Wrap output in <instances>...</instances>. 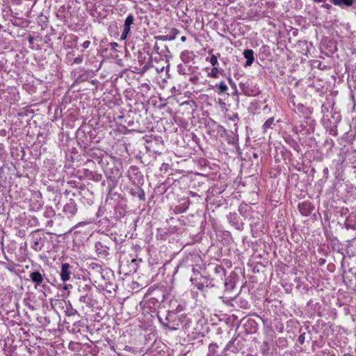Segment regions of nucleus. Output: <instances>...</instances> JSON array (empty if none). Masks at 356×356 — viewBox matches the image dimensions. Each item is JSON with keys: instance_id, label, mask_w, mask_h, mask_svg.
Here are the masks:
<instances>
[{"instance_id": "obj_1", "label": "nucleus", "mask_w": 356, "mask_h": 356, "mask_svg": "<svg viewBox=\"0 0 356 356\" xmlns=\"http://www.w3.org/2000/svg\"><path fill=\"white\" fill-rule=\"evenodd\" d=\"M96 290L95 284L90 282H80L77 286V296L79 302L84 305L88 309H93L98 304L96 298Z\"/></svg>"}, {"instance_id": "obj_2", "label": "nucleus", "mask_w": 356, "mask_h": 356, "mask_svg": "<svg viewBox=\"0 0 356 356\" xmlns=\"http://www.w3.org/2000/svg\"><path fill=\"white\" fill-rule=\"evenodd\" d=\"M202 263V259L200 255L197 253H191L185 256L179 262L176 268L175 273L177 271L178 268H191L193 272L197 271V268H200Z\"/></svg>"}, {"instance_id": "obj_3", "label": "nucleus", "mask_w": 356, "mask_h": 356, "mask_svg": "<svg viewBox=\"0 0 356 356\" xmlns=\"http://www.w3.org/2000/svg\"><path fill=\"white\" fill-rule=\"evenodd\" d=\"M239 88L242 92L248 97H255L260 93V90L257 85L252 82H241L239 83Z\"/></svg>"}, {"instance_id": "obj_4", "label": "nucleus", "mask_w": 356, "mask_h": 356, "mask_svg": "<svg viewBox=\"0 0 356 356\" xmlns=\"http://www.w3.org/2000/svg\"><path fill=\"white\" fill-rule=\"evenodd\" d=\"M29 278L34 284L35 289L42 285L45 280H47L45 277L44 270L40 266L38 269H34L30 272Z\"/></svg>"}, {"instance_id": "obj_5", "label": "nucleus", "mask_w": 356, "mask_h": 356, "mask_svg": "<svg viewBox=\"0 0 356 356\" xmlns=\"http://www.w3.org/2000/svg\"><path fill=\"white\" fill-rule=\"evenodd\" d=\"M177 228L176 226H172L169 224H162V225L157 228V237L161 239L165 240L168 236L177 232Z\"/></svg>"}, {"instance_id": "obj_6", "label": "nucleus", "mask_w": 356, "mask_h": 356, "mask_svg": "<svg viewBox=\"0 0 356 356\" xmlns=\"http://www.w3.org/2000/svg\"><path fill=\"white\" fill-rule=\"evenodd\" d=\"M177 313L175 311H169L165 316L163 325L170 330H176L179 326Z\"/></svg>"}, {"instance_id": "obj_7", "label": "nucleus", "mask_w": 356, "mask_h": 356, "mask_svg": "<svg viewBox=\"0 0 356 356\" xmlns=\"http://www.w3.org/2000/svg\"><path fill=\"white\" fill-rule=\"evenodd\" d=\"M87 271L89 276L93 277L101 276V277L104 278V270L103 269L102 266L99 264L95 262H91L88 264Z\"/></svg>"}, {"instance_id": "obj_8", "label": "nucleus", "mask_w": 356, "mask_h": 356, "mask_svg": "<svg viewBox=\"0 0 356 356\" xmlns=\"http://www.w3.org/2000/svg\"><path fill=\"white\" fill-rule=\"evenodd\" d=\"M72 266L68 263H62L60 266V280L65 283L69 281L72 274Z\"/></svg>"}, {"instance_id": "obj_9", "label": "nucleus", "mask_w": 356, "mask_h": 356, "mask_svg": "<svg viewBox=\"0 0 356 356\" xmlns=\"http://www.w3.org/2000/svg\"><path fill=\"white\" fill-rule=\"evenodd\" d=\"M243 348L241 342L238 339V337H235L230 340L224 348L225 351H231L233 353H238Z\"/></svg>"}, {"instance_id": "obj_10", "label": "nucleus", "mask_w": 356, "mask_h": 356, "mask_svg": "<svg viewBox=\"0 0 356 356\" xmlns=\"http://www.w3.org/2000/svg\"><path fill=\"white\" fill-rule=\"evenodd\" d=\"M209 266L213 270V277L216 278L215 281L218 282L219 281L223 282L225 277V269L221 265H209Z\"/></svg>"}, {"instance_id": "obj_11", "label": "nucleus", "mask_w": 356, "mask_h": 356, "mask_svg": "<svg viewBox=\"0 0 356 356\" xmlns=\"http://www.w3.org/2000/svg\"><path fill=\"white\" fill-rule=\"evenodd\" d=\"M134 17L133 15L129 14L125 21L124 24V30L122 33L120 35V40H124L127 38L128 34L130 32L131 25L134 24Z\"/></svg>"}, {"instance_id": "obj_12", "label": "nucleus", "mask_w": 356, "mask_h": 356, "mask_svg": "<svg viewBox=\"0 0 356 356\" xmlns=\"http://www.w3.org/2000/svg\"><path fill=\"white\" fill-rule=\"evenodd\" d=\"M95 248L99 257H106L109 254V248L100 241L95 243Z\"/></svg>"}, {"instance_id": "obj_13", "label": "nucleus", "mask_w": 356, "mask_h": 356, "mask_svg": "<svg viewBox=\"0 0 356 356\" xmlns=\"http://www.w3.org/2000/svg\"><path fill=\"white\" fill-rule=\"evenodd\" d=\"M299 211L302 216H308L313 210V206L309 202L305 201L298 205Z\"/></svg>"}, {"instance_id": "obj_14", "label": "nucleus", "mask_w": 356, "mask_h": 356, "mask_svg": "<svg viewBox=\"0 0 356 356\" xmlns=\"http://www.w3.org/2000/svg\"><path fill=\"white\" fill-rule=\"evenodd\" d=\"M130 194L133 197H138V199L141 201L145 200V194L144 190L138 186H136L135 188L130 189Z\"/></svg>"}, {"instance_id": "obj_15", "label": "nucleus", "mask_w": 356, "mask_h": 356, "mask_svg": "<svg viewBox=\"0 0 356 356\" xmlns=\"http://www.w3.org/2000/svg\"><path fill=\"white\" fill-rule=\"evenodd\" d=\"M76 206L74 202H70L65 205L63 211L68 217L73 216L76 213Z\"/></svg>"}, {"instance_id": "obj_16", "label": "nucleus", "mask_w": 356, "mask_h": 356, "mask_svg": "<svg viewBox=\"0 0 356 356\" xmlns=\"http://www.w3.org/2000/svg\"><path fill=\"white\" fill-rule=\"evenodd\" d=\"M330 2L334 6H339L341 8H345L352 6L354 3V0H330Z\"/></svg>"}, {"instance_id": "obj_17", "label": "nucleus", "mask_w": 356, "mask_h": 356, "mask_svg": "<svg viewBox=\"0 0 356 356\" xmlns=\"http://www.w3.org/2000/svg\"><path fill=\"white\" fill-rule=\"evenodd\" d=\"M243 54L246 58L245 66H250L253 63L254 59V51L252 49H245L244 50Z\"/></svg>"}, {"instance_id": "obj_18", "label": "nucleus", "mask_w": 356, "mask_h": 356, "mask_svg": "<svg viewBox=\"0 0 356 356\" xmlns=\"http://www.w3.org/2000/svg\"><path fill=\"white\" fill-rule=\"evenodd\" d=\"M44 240H42L41 238H39L38 239L36 238L35 241L33 242V245H32V248L37 251L40 252L42 250V248L44 247Z\"/></svg>"}, {"instance_id": "obj_19", "label": "nucleus", "mask_w": 356, "mask_h": 356, "mask_svg": "<svg viewBox=\"0 0 356 356\" xmlns=\"http://www.w3.org/2000/svg\"><path fill=\"white\" fill-rule=\"evenodd\" d=\"M216 88L218 94L225 93L228 90V87L225 82H220L216 84Z\"/></svg>"}, {"instance_id": "obj_20", "label": "nucleus", "mask_w": 356, "mask_h": 356, "mask_svg": "<svg viewBox=\"0 0 356 356\" xmlns=\"http://www.w3.org/2000/svg\"><path fill=\"white\" fill-rule=\"evenodd\" d=\"M202 279H203L202 282H204L205 287H214V286H217V282H215L216 278L209 279L207 277H202Z\"/></svg>"}, {"instance_id": "obj_21", "label": "nucleus", "mask_w": 356, "mask_h": 356, "mask_svg": "<svg viewBox=\"0 0 356 356\" xmlns=\"http://www.w3.org/2000/svg\"><path fill=\"white\" fill-rule=\"evenodd\" d=\"M273 122H274L273 118H270L268 119L262 125V129H263L264 131H266V130L270 128Z\"/></svg>"}, {"instance_id": "obj_22", "label": "nucleus", "mask_w": 356, "mask_h": 356, "mask_svg": "<svg viewBox=\"0 0 356 356\" xmlns=\"http://www.w3.org/2000/svg\"><path fill=\"white\" fill-rule=\"evenodd\" d=\"M277 345L278 347L284 348L287 346V340L286 338L280 337L277 341Z\"/></svg>"}, {"instance_id": "obj_23", "label": "nucleus", "mask_w": 356, "mask_h": 356, "mask_svg": "<svg viewBox=\"0 0 356 356\" xmlns=\"http://www.w3.org/2000/svg\"><path fill=\"white\" fill-rule=\"evenodd\" d=\"M179 33V31L177 29H171L169 31V33L167 34L170 40H173L176 38L177 35Z\"/></svg>"}, {"instance_id": "obj_24", "label": "nucleus", "mask_w": 356, "mask_h": 356, "mask_svg": "<svg viewBox=\"0 0 356 356\" xmlns=\"http://www.w3.org/2000/svg\"><path fill=\"white\" fill-rule=\"evenodd\" d=\"M188 208L187 202H184L182 205L177 206L175 211L177 213H183Z\"/></svg>"}, {"instance_id": "obj_25", "label": "nucleus", "mask_w": 356, "mask_h": 356, "mask_svg": "<svg viewBox=\"0 0 356 356\" xmlns=\"http://www.w3.org/2000/svg\"><path fill=\"white\" fill-rule=\"evenodd\" d=\"M300 334L298 337V341L300 344L303 345L306 340V333L305 332H302V329L300 330Z\"/></svg>"}, {"instance_id": "obj_26", "label": "nucleus", "mask_w": 356, "mask_h": 356, "mask_svg": "<svg viewBox=\"0 0 356 356\" xmlns=\"http://www.w3.org/2000/svg\"><path fill=\"white\" fill-rule=\"evenodd\" d=\"M0 264L3 265L4 267L6 269H8L9 271H10V272L15 271V264L13 262H11L10 264V263L7 264L3 261H1Z\"/></svg>"}, {"instance_id": "obj_27", "label": "nucleus", "mask_w": 356, "mask_h": 356, "mask_svg": "<svg viewBox=\"0 0 356 356\" xmlns=\"http://www.w3.org/2000/svg\"><path fill=\"white\" fill-rule=\"evenodd\" d=\"M218 346L217 343H211L209 346V351L210 353L215 354L216 353V349L218 348Z\"/></svg>"}, {"instance_id": "obj_28", "label": "nucleus", "mask_w": 356, "mask_h": 356, "mask_svg": "<svg viewBox=\"0 0 356 356\" xmlns=\"http://www.w3.org/2000/svg\"><path fill=\"white\" fill-rule=\"evenodd\" d=\"M189 54L188 51H183L181 54V60L184 63H188L189 61L188 54Z\"/></svg>"}, {"instance_id": "obj_29", "label": "nucleus", "mask_w": 356, "mask_h": 356, "mask_svg": "<svg viewBox=\"0 0 356 356\" xmlns=\"http://www.w3.org/2000/svg\"><path fill=\"white\" fill-rule=\"evenodd\" d=\"M170 38H169V36L167 34L163 35H158V36L155 37L156 40H160L162 41H168V40L170 41Z\"/></svg>"}, {"instance_id": "obj_30", "label": "nucleus", "mask_w": 356, "mask_h": 356, "mask_svg": "<svg viewBox=\"0 0 356 356\" xmlns=\"http://www.w3.org/2000/svg\"><path fill=\"white\" fill-rule=\"evenodd\" d=\"M210 76L213 78H217L218 76V70L217 67H214L211 72H210Z\"/></svg>"}, {"instance_id": "obj_31", "label": "nucleus", "mask_w": 356, "mask_h": 356, "mask_svg": "<svg viewBox=\"0 0 356 356\" xmlns=\"http://www.w3.org/2000/svg\"><path fill=\"white\" fill-rule=\"evenodd\" d=\"M209 61L213 67H215L216 65H218V58H217L216 56H215V55L211 56Z\"/></svg>"}, {"instance_id": "obj_32", "label": "nucleus", "mask_w": 356, "mask_h": 356, "mask_svg": "<svg viewBox=\"0 0 356 356\" xmlns=\"http://www.w3.org/2000/svg\"><path fill=\"white\" fill-rule=\"evenodd\" d=\"M194 284L197 287V289L200 291H203L204 288L205 287L204 282H199L195 283Z\"/></svg>"}, {"instance_id": "obj_33", "label": "nucleus", "mask_w": 356, "mask_h": 356, "mask_svg": "<svg viewBox=\"0 0 356 356\" xmlns=\"http://www.w3.org/2000/svg\"><path fill=\"white\" fill-rule=\"evenodd\" d=\"M110 45V47H111V49L114 51H117V47H118V44L115 42H111L109 44Z\"/></svg>"}, {"instance_id": "obj_34", "label": "nucleus", "mask_w": 356, "mask_h": 356, "mask_svg": "<svg viewBox=\"0 0 356 356\" xmlns=\"http://www.w3.org/2000/svg\"><path fill=\"white\" fill-rule=\"evenodd\" d=\"M289 143L291 145V147H293L295 149H296L297 147H299L298 145L297 144V143L293 140V139H290L289 141Z\"/></svg>"}, {"instance_id": "obj_35", "label": "nucleus", "mask_w": 356, "mask_h": 356, "mask_svg": "<svg viewBox=\"0 0 356 356\" xmlns=\"http://www.w3.org/2000/svg\"><path fill=\"white\" fill-rule=\"evenodd\" d=\"M82 62H83V57L81 56H79L74 59V63L76 64H80Z\"/></svg>"}, {"instance_id": "obj_36", "label": "nucleus", "mask_w": 356, "mask_h": 356, "mask_svg": "<svg viewBox=\"0 0 356 356\" xmlns=\"http://www.w3.org/2000/svg\"><path fill=\"white\" fill-rule=\"evenodd\" d=\"M75 314H77V311L76 309H71L70 311L67 312V316H74Z\"/></svg>"}, {"instance_id": "obj_37", "label": "nucleus", "mask_w": 356, "mask_h": 356, "mask_svg": "<svg viewBox=\"0 0 356 356\" xmlns=\"http://www.w3.org/2000/svg\"><path fill=\"white\" fill-rule=\"evenodd\" d=\"M90 41H89V40H86V41H85V42H83V44H82V47H83L84 49H88V48L89 47V46H90Z\"/></svg>"}, {"instance_id": "obj_38", "label": "nucleus", "mask_w": 356, "mask_h": 356, "mask_svg": "<svg viewBox=\"0 0 356 356\" xmlns=\"http://www.w3.org/2000/svg\"><path fill=\"white\" fill-rule=\"evenodd\" d=\"M345 225H346V227L347 229H350V228H352L353 229H356V224L351 225V224L346 223Z\"/></svg>"}, {"instance_id": "obj_39", "label": "nucleus", "mask_w": 356, "mask_h": 356, "mask_svg": "<svg viewBox=\"0 0 356 356\" xmlns=\"http://www.w3.org/2000/svg\"><path fill=\"white\" fill-rule=\"evenodd\" d=\"M154 51L155 53L158 54H160V52H159V45H158V44L156 42L154 44Z\"/></svg>"}, {"instance_id": "obj_40", "label": "nucleus", "mask_w": 356, "mask_h": 356, "mask_svg": "<svg viewBox=\"0 0 356 356\" xmlns=\"http://www.w3.org/2000/svg\"><path fill=\"white\" fill-rule=\"evenodd\" d=\"M130 168L136 175H138V170L137 168H136L134 166H131Z\"/></svg>"}, {"instance_id": "obj_41", "label": "nucleus", "mask_w": 356, "mask_h": 356, "mask_svg": "<svg viewBox=\"0 0 356 356\" xmlns=\"http://www.w3.org/2000/svg\"><path fill=\"white\" fill-rule=\"evenodd\" d=\"M70 288H72V284H65L64 286H63V289H65V290H67L68 289Z\"/></svg>"}, {"instance_id": "obj_42", "label": "nucleus", "mask_w": 356, "mask_h": 356, "mask_svg": "<svg viewBox=\"0 0 356 356\" xmlns=\"http://www.w3.org/2000/svg\"><path fill=\"white\" fill-rule=\"evenodd\" d=\"M321 7L325 8H327V9H329V8H331V6H330V4H328V3H325V4H323V5L321 6Z\"/></svg>"}, {"instance_id": "obj_43", "label": "nucleus", "mask_w": 356, "mask_h": 356, "mask_svg": "<svg viewBox=\"0 0 356 356\" xmlns=\"http://www.w3.org/2000/svg\"><path fill=\"white\" fill-rule=\"evenodd\" d=\"M182 67H183V66H182V65H181V64H180V65H178L179 72L180 74H185L184 72H181V71H182V69H181Z\"/></svg>"}, {"instance_id": "obj_44", "label": "nucleus", "mask_w": 356, "mask_h": 356, "mask_svg": "<svg viewBox=\"0 0 356 356\" xmlns=\"http://www.w3.org/2000/svg\"><path fill=\"white\" fill-rule=\"evenodd\" d=\"M34 38L33 37H29V42L30 44H32L33 42Z\"/></svg>"}, {"instance_id": "obj_45", "label": "nucleus", "mask_w": 356, "mask_h": 356, "mask_svg": "<svg viewBox=\"0 0 356 356\" xmlns=\"http://www.w3.org/2000/svg\"><path fill=\"white\" fill-rule=\"evenodd\" d=\"M4 67V64L2 62H0V72L3 70Z\"/></svg>"}, {"instance_id": "obj_46", "label": "nucleus", "mask_w": 356, "mask_h": 356, "mask_svg": "<svg viewBox=\"0 0 356 356\" xmlns=\"http://www.w3.org/2000/svg\"><path fill=\"white\" fill-rule=\"evenodd\" d=\"M325 262L324 259H319V265H323Z\"/></svg>"}, {"instance_id": "obj_47", "label": "nucleus", "mask_w": 356, "mask_h": 356, "mask_svg": "<svg viewBox=\"0 0 356 356\" xmlns=\"http://www.w3.org/2000/svg\"><path fill=\"white\" fill-rule=\"evenodd\" d=\"M186 40V36H181V42H185Z\"/></svg>"}, {"instance_id": "obj_48", "label": "nucleus", "mask_w": 356, "mask_h": 356, "mask_svg": "<svg viewBox=\"0 0 356 356\" xmlns=\"http://www.w3.org/2000/svg\"><path fill=\"white\" fill-rule=\"evenodd\" d=\"M235 119H238V115H237V114L234 115V118H233L232 120L233 121H234V120H235Z\"/></svg>"}, {"instance_id": "obj_49", "label": "nucleus", "mask_w": 356, "mask_h": 356, "mask_svg": "<svg viewBox=\"0 0 356 356\" xmlns=\"http://www.w3.org/2000/svg\"><path fill=\"white\" fill-rule=\"evenodd\" d=\"M350 189L353 192H354V191H356V188H354V187H353V186L350 187Z\"/></svg>"}, {"instance_id": "obj_50", "label": "nucleus", "mask_w": 356, "mask_h": 356, "mask_svg": "<svg viewBox=\"0 0 356 356\" xmlns=\"http://www.w3.org/2000/svg\"><path fill=\"white\" fill-rule=\"evenodd\" d=\"M315 2H317V3H320V2H323V0H313Z\"/></svg>"}, {"instance_id": "obj_51", "label": "nucleus", "mask_w": 356, "mask_h": 356, "mask_svg": "<svg viewBox=\"0 0 356 356\" xmlns=\"http://www.w3.org/2000/svg\"><path fill=\"white\" fill-rule=\"evenodd\" d=\"M246 356H257V355L248 354Z\"/></svg>"}, {"instance_id": "obj_52", "label": "nucleus", "mask_w": 356, "mask_h": 356, "mask_svg": "<svg viewBox=\"0 0 356 356\" xmlns=\"http://www.w3.org/2000/svg\"><path fill=\"white\" fill-rule=\"evenodd\" d=\"M228 80H229V83L232 84V79L229 78Z\"/></svg>"}, {"instance_id": "obj_53", "label": "nucleus", "mask_w": 356, "mask_h": 356, "mask_svg": "<svg viewBox=\"0 0 356 356\" xmlns=\"http://www.w3.org/2000/svg\"><path fill=\"white\" fill-rule=\"evenodd\" d=\"M153 298V299H155V300H156V302H159V299H157V298Z\"/></svg>"}, {"instance_id": "obj_54", "label": "nucleus", "mask_w": 356, "mask_h": 356, "mask_svg": "<svg viewBox=\"0 0 356 356\" xmlns=\"http://www.w3.org/2000/svg\"><path fill=\"white\" fill-rule=\"evenodd\" d=\"M223 284H225V286L227 285V283L226 282H224Z\"/></svg>"}, {"instance_id": "obj_55", "label": "nucleus", "mask_w": 356, "mask_h": 356, "mask_svg": "<svg viewBox=\"0 0 356 356\" xmlns=\"http://www.w3.org/2000/svg\"><path fill=\"white\" fill-rule=\"evenodd\" d=\"M355 286H356V275H355Z\"/></svg>"}, {"instance_id": "obj_56", "label": "nucleus", "mask_w": 356, "mask_h": 356, "mask_svg": "<svg viewBox=\"0 0 356 356\" xmlns=\"http://www.w3.org/2000/svg\"><path fill=\"white\" fill-rule=\"evenodd\" d=\"M159 321L161 322L163 324L164 322H162V320L161 319H159Z\"/></svg>"}, {"instance_id": "obj_57", "label": "nucleus", "mask_w": 356, "mask_h": 356, "mask_svg": "<svg viewBox=\"0 0 356 356\" xmlns=\"http://www.w3.org/2000/svg\"><path fill=\"white\" fill-rule=\"evenodd\" d=\"M159 321L161 322L163 324L164 322H162V320L161 319H159Z\"/></svg>"}]
</instances>
